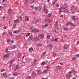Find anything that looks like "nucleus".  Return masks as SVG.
<instances>
[{"instance_id":"f257e3e1","label":"nucleus","mask_w":79,"mask_h":79,"mask_svg":"<svg viewBox=\"0 0 79 79\" xmlns=\"http://www.w3.org/2000/svg\"><path fill=\"white\" fill-rule=\"evenodd\" d=\"M70 10L71 12H73L74 10H77V7L73 6L71 7Z\"/></svg>"},{"instance_id":"cd10ccee","label":"nucleus","mask_w":79,"mask_h":79,"mask_svg":"<svg viewBox=\"0 0 79 79\" xmlns=\"http://www.w3.org/2000/svg\"><path fill=\"white\" fill-rule=\"evenodd\" d=\"M3 76H4V77H6L7 76L6 75V73H4L2 74Z\"/></svg>"},{"instance_id":"4c0bfd02","label":"nucleus","mask_w":79,"mask_h":79,"mask_svg":"<svg viewBox=\"0 0 79 79\" xmlns=\"http://www.w3.org/2000/svg\"><path fill=\"white\" fill-rule=\"evenodd\" d=\"M78 48H79L75 47L74 50L75 51H76L77 50H78Z\"/></svg>"},{"instance_id":"39448f33","label":"nucleus","mask_w":79,"mask_h":79,"mask_svg":"<svg viewBox=\"0 0 79 79\" xmlns=\"http://www.w3.org/2000/svg\"><path fill=\"white\" fill-rule=\"evenodd\" d=\"M32 32H39V30L34 29L32 31H31Z\"/></svg>"},{"instance_id":"72a5a7b5","label":"nucleus","mask_w":79,"mask_h":79,"mask_svg":"<svg viewBox=\"0 0 79 79\" xmlns=\"http://www.w3.org/2000/svg\"><path fill=\"white\" fill-rule=\"evenodd\" d=\"M56 7H58L59 6V4L58 3L56 2Z\"/></svg>"},{"instance_id":"f704fd0d","label":"nucleus","mask_w":79,"mask_h":79,"mask_svg":"<svg viewBox=\"0 0 79 79\" xmlns=\"http://www.w3.org/2000/svg\"><path fill=\"white\" fill-rule=\"evenodd\" d=\"M37 22H39V20L37 19V20H35V21H34V23H37Z\"/></svg>"},{"instance_id":"473e14b6","label":"nucleus","mask_w":79,"mask_h":79,"mask_svg":"<svg viewBox=\"0 0 79 79\" xmlns=\"http://www.w3.org/2000/svg\"><path fill=\"white\" fill-rule=\"evenodd\" d=\"M46 72H47L46 70H43L42 73V74H45V73H46Z\"/></svg>"},{"instance_id":"774afa93","label":"nucleus","mask_w":79,"mask_h":79,"mask_svg":"<svg viewBox=\"0 0 79 79\" xmlns=\"http://www.w3.org/2000/svg\"><path fill=\"white\" fill-rule=\"evenodd\" d=\"M67 5L66 4H64V6H65V7H66Z\"/></svg>"},{"instance_id":"338daca9","label":"nucleus","mask_w":79,"mask_h":79,"mask_svg":"<svg viewBox=\"0 0 79 79\" xmlns=\"http://www.w3.org/2000/svg\"><path fill=\"white\" fill-rule=\"evenodd\" d=\"M13 76H16V73H13Z\"/></svg>"},{"instance_id":"de8ad7c7","label":"nucleus","mask_w":79,"mask_h":79,"mask_svg":"<svg viewBox=\"0 0 79 79\" xmlns=\"http://www.w3.org/2000/svg\"><path fill=\"white\" fill-rule=\"evenodd\" d=\"M45 53H46V52H44L43 53L42 55L43 56H44V55H45Z\"/></svg>"},{"instance_id":"5fc2aeb1","label":"nucleus","mask_w":79,"mask_h":79,"mask_svg":"<svg viewBox=\"0 0 79 79\" xmlns=\"http://www.w3.org/2000/svg\"><path fill=\"white\" fill-rule=\"evenodd\" d=\"M46 68H50V65H48L47 67H46Z\"/></svg>"},{"instance_id":"2f4dec72","label":"nucleus","mask_w":79,"mask_h":79,"mask_svg":"<svg viewBox=\"0 0 79 79\" xmlns=\"http://www.w3.org/2000/svg\"><path fill=\"white\" fill-rule=\"evenodd\" d=\"M72 71V72L73 74H74V73H76V70H75L74 69L73 70H71Z\"/></svg>"},{"instance_id":"a18cd8bd","label":"nucleus","mask_w":79,"mask_h":79,"mask_svg":"<svg viewBox=\"0 0 79 79\" xmlns=\"http://www.w3.org/2000/svg\"><path fill=\"white\" fill-rule=\"evenodd\" d=\"M72 59L73 60H76V58L75 57H73Z\"/></svg>"},{"instance_id":"3c124183","label":"nucleus","mask_w":79,"mask_h":79,"mask_svg":"<svg viewBox=\"0 0 79 79\" xmlns=\"http://www.w3.org/2000/svg\"><path fill=\"white\" fill-rule=\"evenodd\" d=\"M37 61V59H35V61H34V62H35V64H36V61Z\"/></svg>"},{"instance_id":"ddd939ff","label":"nucleus","mask_w":79,"mask_h":79,"mask_svg":"<svg viewBox=\"0 0 79 79\" xmlns=\"http://www.w3.org/2000/svg\"><path fill=\"white\" fill-rule=\"evenodd\" d=\"M47 63H48V60H46L44 62L43 61L41 63V65L43 66V65H44V64H45Z\"/></svg>"},{"instance_id":"2eb2a0df","label":"nucleus","mask_w":79,"mask_h":79,"mask_svg":"<svg viewBox=\"0 0 79 79\" xmlns=\"http://www.w3.org/2000/svg\"><path fill=\"white\" fill-rule=\"evenodd\" d=\"M48 47L49 48H53V45L52 44H48Z\"/></svg>"},{"instance_id":"c9c22d12","label":"nucleus","mask_w":79,"mask_h":79,"mask_svg":"<svg viewBox=\"0 0 79 79\" xmlns=\"http://www.w3.org/2000/svg\"><path fill=\"white\" fill-rule=\"evenodd\" d=\"M32 50H33V48H31L29 49V50L30 52H31Z\"/></svg>"},{"instance_id":"e2e57ef3","label":"nucleus","mask_w":79,"mask_h":79,"mask_svg":"<svg viewBox=\"0 0 79 79\" xmlns=\"http://www.w3.org/2000/svg\"><path fill=\"white\" fill-rule=\"evenodd\" d=\"M56 56V54L55 53H54L52 55L53 56Z\"/></svg>"},{"instance_id":"aec40b11","label":"nucleus","mask_w":79,"mask_h":79,"mask_svg":"<svg viewBox=\"0 0 79 79\" xmlns=\"http://www.w3.org/2000/svg\"><path fill=\"white\" fill-rule=\"evenodd\" d=\"M58 25V21H57L54 24V25L56 26H57Z\"/></svg>"},{"instance_id":"f03ea898","label":"nucleus","mask_w":79,"mask_h":79,"mask_svg":"<svg viewBox=\"0 0 79 79\" xmlns=\"http://www.w3.org/2000/svg\"><path fill=\"white\" fill-rule=\"evenodd\" d=\"M44 21L46 22V23H52V20L50 19H46L44 20Z\"/></svg>"},{"instance_id":"9b49d317","label":"nucleus","mask_w":79,"mask_h":79,"mask_svg":"<svg viewBox=\"0 0 79 79\" xmlns=\"http://www.w3.org/2000/svg\"><path fill=\"white\" fill-rule=\"evenodd\" d=\"M38 37H40V39H41V38H44V34H40L38 35Z\"/></svg>"},{"instance_id":"1a4fd4ad","label":"nucleus","mask_w":79,"mask_h":79,"mask_svg":"<svg viewBox=\"0 0 79 79\" xmlns=\"http://www.w3.org/2000/svg\"><path fill=\"white\" fill-rule=\"evenodd\" d=\"M21 56H22V54L21 52H19L17 56V58H21Z\"/></svg>"},{"instance_id":"e433bc0d","label":"nucleus","mask_w":79,"mask_h":79,"mask_svg":"<svg viewBox=\"0 0 79 79\" xmlns=\"http://www.w3.org/2000/svg\"><path fill=\"white\" fill-rule=\"evenodd\" d=\"M7 42L9 43L10 42H11V40L10 39H8L7 40Z\"/></svg>"},{"instance_id":"13d9d810","label":"nucleus","mask_w":79,"mask_h":79,"mask_svg":"<svg viewBox=\"0 0 79 79\" xmlns=\"http://www.w3.org/2000/svg\"><path fill=\"white\" fill-rule=\"evenodd\" d=\"M25 3H27V2H28V0H25Z\"/></svg>"},{"instance_id":"4d7b16f0","label":"nucleus","mask_w":79,"mask_h":79,"mask_svg":"<svg viewBox=\"0 0 79 79\" xmlns=\"http://www.w3.org/2000/svg\"><path fill=\"white\" fill-rule=\"evenodd\" d=\"M51 16V15H48V18H50V16Z\"/></svg>"},{"instance_id":"c03bdc74","label":"nucleus","mask_w":79,"mask_h":79,"mask_svg":"<svg viewBox=\"0 0 79 79\" xmlns=\"http://www.w3.org/2000/svg\"><path fill=\"white\" fill-rule=\"evenodd\" d=\"M0 10H3V6H0Z\"/></svg>"},{"instance_id":"c85d7f7f","label":"nucleus","mask_w":79,"mask_h":79,"mask_svg":"<svg viewBox=\"0 0 79 79\" xmlns=\"http://www.w3.org/2000/svg\"><path fill=\"white\" fill-rule=\"evenodd\" d=\"M75 15H74L72 17V18L73 19V20H76V18H75Z\"/></svg>"},{"instance_id":"6e6552de","label":"nucleus","mask_w":79,"mask_h":79,"mask_svg":"<svg viewBox=\"0 0 79 79\" xmlns=\"http://www.w3.org/2000/svg\"><path fill=\"white\" fill-rule=\"evenodd\" d=\"M36 75V73H35L34 72H32V76L33 77H35V76Z\"/></svg>"},{"instance_id":"69168bd1","label":"nucleus","mask_w":79,"mask_h":79,"mask_svg":"<svg viewBox=\"0 0 79 79\" xmlns=\"http://www.w3.org/2000/svg\"><path fill=\"white\" fill-rule=\"evenodd\" d=\"M6 29V26H5L4 27V29Z\"/></svg>"},{"instance_id":"680f3d73","label":"nucleus","mask_w":79,"mask_h":79,"mask_svg":"<svg viewBox=\"0 0 79 79\" xmlns=\"http://www.w3.org/2000/svg\"><path fill=\"white\" fill-rule=\"evenodd\" d=\"M6 34V33L5 32H4L2 34V35H5Z\"/></svg>"},{"instance_id":"412c9836","label":"nucleus","mask_w":79,"mask_h":79,"mask_svg":"<svg viewBox=\"0 0 79 79\" xmlns=\"http://www.w3.org/2000/svg\"><path fill=\"white\" fill-rule=\"evenodd\" d=\"M47 8L46 7H45V6H44V8L43 9V10L44 12H47V10H46Z\"/></svg>"},{"instance_id":"423d86ee","label":"nucleus","mask_w":79,"mask_h":79,"mask_svg":"<svg viewBox=\"0 0 79 79\" xmlns=\"http://www.w3.org/2000/svg\"><path fill=\"white\" fill-rule=\"evenodd\" d=\"M13 12V9H10L8 11V14H11Z\"/></svg>"},{"instance_id":"8fccbe9b","label":"nucleus","mask_w":79,"mask_h":79,"mask_svg":"<svg viewBox=\"0 0 79 79\" xmlns=\"http://www.w3.org/2000/svg\"><path fill=\"white\" fill-rule=\"evenodd\" d=\"M68 25H70V26H71L72 25V23H69L68 24H67V26Z\"/></svg>"},{"instance_id":"7ed1b4c3","label":"nucleus","mask_w":79,"mask_h":79,"mask_svg":"<svg viewBox=\"0 0 79 79\" xmlns=\"http://www.w3.org/2000/svg\"><path fill=\"white\" fill-rule=\"evenodd\" d=\"M62 9H64V13H68L69 12V10L68 9L67 7H63L62 8Z\"/></svg>"},{"instance_id":"a211bd4d","label":"nucleus","mask_w":79,"mask_h":79,"mask_svg":"<svg viewBox=\"0 0 79 79\" xmlns=\"http://www.w3.org/2000/svg\"><path fill=\"white\" fill-rule=\"evenodd\" d=\"M61 69V67L58 65L57 67H56V69L57 70H60Z\"/></svg>"},{"instance_id":"052dcab7","label":"nucleus","mask_w":79,"mask_h":79,"mask_svg":"<svg viewBox=\"0 0 79 79\" xmlns=\"http://www.w3.org/2000/svg\"><path fill=\"white\" fill-rule=\"evenodd\" d=\"M32 2H35V0H31Z\"/></svg>"},{"instance_id":"20e7f679","label":"nucleus","mask_w":79,"mask_h":79,"mask_svg":"<svg viewBox=\"0 0 79 79\" xmlns=\"http://www.w3.org/2000/svg\"><path fill=\"white\" fill-rule=\"evenodd\" d=\"M33 39V36L32 35H30L29 36V37L28 38V41H31Z\"/></svg>"},{"instance_id":"b1692460","label":"nucleus","mask_w":79,"mask_h":79,"mask_svg":"<svg viewBox=\"0 0 79 79\" xmlns=\"http://www.w3.org/2000/svg\"><path fill=\"white\" fill-rule=\"evenodd\" d=\"M41 73V72H40V70H38L37 71L38 75H40Z\"/></svg>"},{"instance_id":"9d476101","label":"nucleus","mask_w":79,"mask_h":79,"mask_svg":"<svg viewBox=\"0 0 79 79\" xmlns=\"http://www.w3.org/2000/svg\"><path fill=\"white\" fill-rule=\"evenodd\" d=\"M10 56V54H9V53L7 54L6 55H5L3 56V58L4 59H5V58H6H6H8V56Z\"/></svg>"},{"instance_id":"37998d69","label":"nucleus","mask_w":79,"mask_h":79,"mask_svg":"<svg viewBox=\"0 0 79 79\" xmlns=\"http://www.w3.org/2000/svg\"><path fill=\"white\" fill-rule=\"evenodd\" d=\"M48 26V24L47 23H46L45 25H44V27H47Z\"/></svg>"},{"instance_id":"864d4df0","label":"nucleus","mask_w":79,"mask_h":79,"mask_svg":"<svg viewBox=\"0 0 79 79\" xmlns=\"http://www.w3.org/2000/svg\"><path fill=\"white\" fill-rule=\"evenodd\" d=\"M6 52H8V48H6Z\"/></svg>"},{"instance_id":"f3484780","label":"nucleus","mask_w":79,"mask_h":79,"mask_svg":"<svg viewBox=\"0 0 79 79\" xmlns=\"http://www.w3.org/2000/svg\"><path fill=\"white\" fill-rule=\"evenodd\" d=\"M19 67L18 66V65H17L15 68L14 71H17V70L19 69Z\"/></svg>"},{"instance_id":"58836bf2","label":"nucleus","mask_w":79,"mask_h":79,"mask_svg":"<svg viewBox=\"0 0 79 79\" xmlns=\"http://www.w3.org/2000/svg\"><path fill=\"white\" fill-rule=\"evenodd\" d=\"M54 40L55 41H56V42H58V38H56L54 39Z\"/></svg>"},{"instance_id":"49530a36","label":"nucleus","mask_w":79,"mask_h":79,"mask_svg":"<svg viewBox=\"0 0 79 79\" xmlns=\"http://www.w3.org/2000/svg\"><path fill=\"white\" fill-rule=\"evenodd\" d=\"M30 34H31V33H29L27 34V35H26V37H27V36H28L29 35H30Z\"/></svg>"},{"instance_id":"6e6d98bb","label":"nucleus","mask_w":79,"mask_h":79,"mask_svg":"<svg viewBox=\"0 0 79 79\" xmlns=\"http://www.w3.org/2000/svg\"><path fill=\"white\" fill-rule=\"evenodd\" d=\"M31 8H34V5H32L31 6Z\"/></svg>"},{"instance_id":"bb28decb","label":"nucleus","mask_w":79,"mask_h":79,"mask_svg":"<svg viewBox=\"0 0 79 79\" xmlns=\"http://www.w3.org/2000/svg\"><path fill=\"white\" fill-rule=\"evenodd\" d=\"M66 77L68 79V78H69V77H71V76L70 75H66Z\"/></svg>"},{"instance_id":"79ce46f5","label":"nucleus","mask_w":79,"mask_h":79,"mask_svg":"<svg viewBox=\"0 0 79 79\" xmlns=\"http://www.w3.org/2000/svg\"><path fill=\"white\" fill-rule=\"evenodd\" d=\"M31 77L30 76H28L27 77V79H29L31 78Z\"/></svg>"},{"instance_id":"393cba45","label":"nucleus","mask_w":79,"mask_h":79,"mask_svg":"<svg viewBox=\"0 0 79 79\" xmlns=\"http://www.w3.org/2000/svg\"><path fill=\"white\" fill-rule=\"evenodd\" d=\"M16 24H14L13 26V29H15V28H16Z\"/></svg>"},{"instance_id":"603ef678","label":"nucleus","mask_w":79,"mask_h":79,"mask_svg":"<svg viewBox=\"0 0 79 79\" xmlns=\"http://www.w3.org/2000/svg\"><path fill=\"white\" fill-rule=\"evenodd\" d=\"M1 72H3V71H5V69H2L1 70Z\"/></svg>"},{"instance_id":"7c9ffc66","label":"nucleus","mask_w":79,"mask_h":79,"mask_svg":"<svg viewBox=\"0 0 79 79\" xmlns=\"http://www.w3.org/2000/svg\"><path fill=\"white\" fill-rule=\"evenodd\" d=\"M72 71L71 70L70 71L68 72V74L69 75H71L72 74Z\"/></svg>"},{"instance_id":"c756f323","label":"nucleus","mask_w":79,"mask_h":79,"mask_svg":"<svg viewBox=\"0 0 79 79\" xmlns=\"http://www.w3.org/2000/svg\"><path fill=\"white\" fill-rule=\"evenodd\" d=\"M19 31H15L14 32V33L15 34H18L19 33Z\"/></svg>"},{"instance_id":"0e129e2a","label":"nucleus","mask_w":79,"mask_h":79,"mask_svg":"<svg viewBox=\"0 0 79 79\" xmlns=\"http://www.w3.org/2000/svg\"><path fill=\"white\" fill-rule=\"evenodd\" d=\"M13 65L12 64H10V65H9V68H11V67L12 65Z\"/></svg>"},{"instance_id":"a19ab883","label":"nucleus","mask_w":79,"mask_h":79,"mask_svg":"<svg viewBox=\"0 0 79 79\" xmlns=\"http://www.w3.org/2000/svg\"><path fill=\"white\" fill-rule=\"evenodd\" d=\"M9 34L10 35H13V34H12V33L11 32H9Z\"/></svg>"},{"instance_id":"ea45409f","label":"nucleus","mask_w":79,"mask_h":79,"mask_svg":"<svg viewBox=\"0 0 79 79\" xmlns=\"http://www.w3.org/2000/svg\"><path fill=\"white\" fill-rule=\"evenodd\" d=\"M59 13H61V8H59Z\"/></svg>"},{"instance_id":"0eeeda50","label":"nucleus","mask_w":79,"mask_h":79,"mask_svg":"<svg viewBox=\"0 0 79 79\" xmlns=\"http://www.w3.org/2000/svg\"><path fill=\"white\" fill-rule=\"evenodd\" d=\"M15 47H16V46L15 45L11 46L10 47L9 49L10 50H13V49L15 48Z\"/></svg>"},{"instance_id":"4be33fe9","label":"nucleus","mask_w":79,"mask_h":79,"mask_svg":"<svg viewBox=\"0 0 79 79\" xmlns=\"http://www.w3.org/2000/svg\"><path fill=\"white\" fill-rule=\"evenodd\" d=\"M37 45L38 47H42V44L40 43H39L37 44Z\"/></svg>"},{"instance_id":"bf43d9fd","label":"nucleus","mask_w":79,"mask_h":79,"mask_svg":"<svg viewBox=\"0 0 79 79\" xmlns=\"http://www.w3.org/2000/svg\"><path fill=\"white\" fill-rule=\"evenodd\" d=\"M19 19H20V20H21V19H22V17H19Z\"/></svg>"},{"instance_id":"5701e85b","label":"nucleus","mask_w":79,"mask_h":79,"mask_svg":"<svg viewBox=\"0 0 79 79\" xmlns=\"http://www.w3.org/2000/svg\"><path fill=\"white\" fill-rule=\"evenodd\" d=\"M69 28L67 27H65L64 29V31H68Z\"/></svg>"},{"instance_id":"09e8293b","label":"nucleus","mask_w":79,"mask_h":79,"mask_svg":"<svg viewBox=\"0 0 79 79\" xmlns=\"http://www.w3.org/2000/svg\"><path fill=\"white\" fill-rule=\"evenodd\" d=\"M19 73H15V76H18V75H19Z\"/></svg>"},{"instance_id":"4468645a","label":"nucleus","mask_w":79,"mask_h":79,"mask_svg":"<svg viewBox=\"0 0 79 79\" xmlns=\"http://www.w3.org/2000/svg\"><path fill=\"white\" fill-rule=\"evenodd\" d=\"M33 39H34V40L36 41H39V40L40 39L37 37H34Z\"/></svg>"},{"instance_id":"a878e982","label":"nucleus","mask_w":79,"mask_h":79,"mask_svg":"<svg viewBox=\"0 0 79 79\" xmlns=\"http://www.w3.org/2000/svg\"><path fill=\"white\" fill-rule=\"evenodd\" d=\"M19 19H17L16 20H14V23H18L19 22Z\"/></svg>"},{"instance_id":"f8f14e48","label":"nucleus","mask_w":79,"mask_h":79,"mask_svg":"<svg viewBox=\"0 0 79 79\" xmlns=\"http://www.w3.org/2000/svg\"><path fill=\"white\" fill-rule=\"evenodd\" d=\"M25 19L26 21H29V18L27 16H25Z\"/></svg>"},{"instance_id":"6ab92c4d","label":"nucleus","mask_w":79,"mask_h":79,"mask_svg":"<svg viewBox=\"0 0 79 79\" xmlns=\"http://www.w3.org/2000/svg\"><path fill=\"white\" fill-rule=\"evenodd\" d=\"M68 47V45L65 44L64 46V50H66L67 49V47Z\"/></svg>"},{"instance_id":"dca6fc26","label":"nucleus","mask_w":79,"mask_h":79,"mask_svg":"<svg viewBox=\"0 0 79 79\" xmlns=\"http://www.w3.org/2000/svg\"><path fill=\"white\" fill-rule=\"evenodd\" d=\"M35 9L36 11H37L38 10V11H40L41 10V8L40 7H35Z\"/></svg>"}]
</instances>
